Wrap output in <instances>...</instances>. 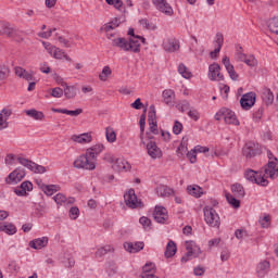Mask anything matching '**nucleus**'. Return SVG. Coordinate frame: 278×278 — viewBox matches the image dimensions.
<instances>
[{
  "mask_svg": "<svg viewBox=\"0 0 278 278\" xmlns=\"http://www.w3.org/2000/svg\"><path fill=\"white\" fill-rule=\"evenodd\" d=\"M108 5H114L115 10H123V0H105Z\"/></svg>",
  "mask_w": 278,
  "mask_h": 278,
  "instance_id": "nucleus-56",
  "label": "nucleus"
},
{
  "mask_svg": "<svg viewBox=\"0 0 278 278\" xmlns=\"http://www.w3.org/2000/svg\"><path fill=\"white\" fill-rule=\"evenodd\" d=\"M8 77H10V68L7 66H0V81L8 79Z\"/></svg>",
  "mask_w": 278,
  "mask_h": 278,
  "instance_id": "nucleus-55",
  "label": "nucleus"
},
{
  "mask_svg": "<svg viewBox=\"0 0 278 278\" xmlns=\"http://www.w3.org/2000/svg\"><path fill=\"white\" fill-rule=\"evenodd\" d=\"M219 90H220V94H222L223 99H228L229 91H230L229 86L222 85V86H219Z\"/></svg>",
  "mask_w": 278,
  "mask_h": 278,
  "instance_id": "nucleus-64",
  "label": "nucleus"
},
{
  "mask_svg": "<svg viewBox=\"0 0 278 278\" xmlns=\"http://www.w3.org/2000/svg\"><path fill=\"white\" fill-rule=\"evenodd\" d=\"M51 97H54V99H60L64 97V89L60 87L53 88L51 91Z\"/></svg>",
  "mask_w": 278,
  "mask_h": 278,
  "instance_id": "nucleus-57",
  "label": "nucleus"
},
{
  "mask_svg": "<svg viewBox=\"0 0 278 278\" xmlns=\"http://www.w3.org/2000/svg\"><path fill=\"white\" fill-rule=\"evenodd\" d=\"M226 200L231 205V207H235V210H238L240 207V200L236 199V197L231 194H226Z\"/></svg>",
  "mask_w": 278,
  "mask_h": 278,
  "instance_id": "nucleus-49",
  "label": "nucleus"
},
{
  "mask_svg": "<svg viewBox=\"0 0 278 278\" xmlns=\"http://www.w3.org/2000/svg\"><path fill=\"white\" fill-rule=\"evenodd\" d=\"M242 153L247 160L255 157V155H257V148L253 142H247L243 147Z\"/></svg>",
  "mask_w": 278,
  "mask_h": 278,
  "instance_id": "nucleus-24",
  "label": "nucleus"
},
{
  "mask_svg": "<svg viewBox=\"0 0 278 278\" xmlns=\"http://www.w3.org/2000/svg\"><path fill=\"white\" fill-rule=\"evenodd\" d=\"M124 249L128 253H140V251L144 249V242L142 241L124 242Z\"/></svg>",
  "mask_w": 278,
  "mask_h": 278,
  "instance_id": "nucleus-20",
  "label": "nucleus"
},
{
  "mask_svg": "<svg viewBox=\"0 0 278 278\" xmlns=\"http://www.w3.org/2000/svg\"><path fill=\"white\" fill-rule=\"evenodd\" d=\"M0 231H3L9 236H14V233H16V226L10 223H5L3 225H0Z\"/></svg>",
  "mask_w": 278,
  "mask_h": 278,
  "instance_id": "nucleus-35",
  "label": "nucleus"
},
{
  "mask_svg": "<svg viewBox=\"0 0 278 278\" xmlns=\"http://www.w3.org/2000/svg\"><path fill=\"white\" fill-rule=\"evenodd\" d=\"M27 116L34 118V121H42L45 118V113L42 111H37L35 109L26 111Z\"/></svg>",
  "mask_w": 278,
  "mask_h": 278,
  "instance_id": "nucleus-36",
  "label": "nucleus"
},
{
  "mask_svg": "<svg viewBox=\"0 0 278 278\" xmlns=\"http://www.w3.org/2000/svg\"><path fill=\"white\" fill-rule=\"evenodd\" d=\"M139 25H141V27H143L144 29H150L152 31H155V29H157V26L149 22L147 18L139 20Z\"/></svg>",
  "mask_w": 278,
  "mask_h": 278,
  "instance_id": "nucleus-47",
  "label": "nucleus"
},
{
  "mask_svg": "<svg viewBox=\"0 0 278 278\" xmlns=\"http://www.w3.org/2000/svg\"><path fill=\"white\" fill-rule=\"evenodd\" d=\"M270 269V263L268 261H263L258 263L256 270L258 274L264 275L265 273H268Z\"/></svg>",
  "mask_w": 278,
  "mask_h": 278,
  "instance_id": "nucleus-42",
  "label": "nucleus"
},
{
  "mask_svg": "<svg viewBox=\"0 0 278 278\" xmlns=\"http://www.w3.org/2000/svg\"><path fill=\"white\" fill-rule=\"evenodd\" d=\"M177 253V244L175 241L170 240L168 241L165 250V257H174V255Z\"/></svg>",
  "mask_w": 278,
  "mask_h": 278,
  "instance_id": "nucleus-33",
  "label": "nucleus"
},
{
  "mask_svg": "<svg viewBox=\"0 0 278 278\" xmlns=\"http://www.w3.org/2000/svg\"><path fill=\"white\" fill-rule=\"evenodd\" d=\"M178 73L185 79H190V77H192V73H190V71L188 70V67L184 63H180L178 65Z\"/></svg>",
  "mask_w": 278,
  "mask_h": 278,
  "instance_id": "nucleus-38",
  "label": "nucleus"
},
{
  "mask_svg": "<svg viewBox=\"0 0 278 278\" xmlns=\"http://www.w3.org/2000/svg\"><path fill=\"white\" fill-rule=\"evenodd\" d=\"M187 192L191 194V197H195L197 199H199V197L203 194V192H201V187L199 186H188Z\"/></svg>",
  "mask_w": 278,
  "mask_h": 278,
  "instance_id": "nucleus-43",
  "label": "nucleus"
},
{
  "mask_svg": "<svg viewBox=\"0 0 278 278\" xmlns=\"http://www.w3.org/2000/svg\"><path fill=\"white\" fill-rule=\"evenodd\" d=\"M152 4L154 5L155 10L165 14V16H173L174 11L170 3L167 0H151Z\"/></svg>",
  "mask_w": 278,
  "mask_h": 278,
  "instance_id": "nucleus-8",
  "label": "nucleus"
},
{
  "mask_svg": "<svg viewBox=\"0 0 278 278\" xmlns=\"http://www.w3.org/2000/svg\"><path fill=\"white\" fill-rule=\"evenodd\" d=\"M140 40L144 45L147 39L141 36H137L136 38L125 39L123 37H117L112 39V47H117L121 51H126L130 53H140Z\"/></svg>",
  "mask_w": 278,
  "mask_h": 278,
  "instance_id": "nucleus-1",
  "label": "nucleus"
},
{
  "mask_svg": "<svg viewBox=\"0 0 278 278\" xmlns=\"http://www.w3.org/2000/svg\"><path fill=\"white\" fill-rule=\"evenodd\" d=\"M144 125H147V115L146 114H142L140 116V119H139V127H140V140L142 142V144H144V139H143V136H144Z\"/></svg>",
  "mask_w": 278,
  "mask_h": 278,
  "instance_id": "nucleus-39",
  "label": "nucleus"
},
{
  "mask_svg": "<svg viewBox=\"0 0 278 278\" xmlns=\"http://www.w3.org/2000/svg\"><path fill=\"white\" fill-rule=\"evenodd\" d=\"M247 54L242 52V47H239V50H237L236 53V60L237 62H244L247 60Z\"/></svg>",
  "mask_w": 278,
  "mask_h": 278,
  "instance_id": "nucleus-59",
  "label": "nucleus"
},
{
  "mask_svg": "<svg viewBox=\"0 0 278 278\" xmlns=\"http://www.w3.org/2000/svg\"><path fill=\"white\" fill-rule=\"evenodd\" d=\"M72 140L80 144H87L88 142H92V135L88 132L83 135H74L72 136Z\"/></svg>",
  "mask_w": 278,
  "mask_h": 278,
  "instance_id": "nucleus-29",
  "label": "nucleus"
},
{
  "mask_svg": "<svg viewBox=\"0 0 278 278\" xmlns=\"http://www.w3.org/2000/svg\"><path fill=\"white\" fill-rule=\"evenodd\" d=\"M31 190H34V185L31 181L25 180L14 190V192L17 197H27V192H31Z\"/></svg>",
  "mask_w": 278,
  "mask_h": 278,
  "instance_id": "nucleus-19",
  "label": "nucleus"
},
{
  "mask_svg": "<svg viewBox=\"0 0 278 278\" xmlns=\"http://www.w3.org/2000/svg\"><path fill=\"white\" fill-rule=\"evenodd\" d=\"M147 151L148 155H150L152 160H160V157H162V149L157 147V143H155V141H149L147 143Z\"/></svg>",
  "mask_w": 278,
  "mask_h": 278,
  "instance_id": "nucleus-16",
  "label": "nucleus"
},
{
  "mask_svg": "<svg viewBox=\"0 0 278 278\" xmlns=\"http://www.w3.org/2000/svg\"><path fill=\"white\" fill-rule=\"evenodd\" d=\"M47 244H49V237L37 238L29 242L30 249H35V250L45 249Z\"/></svg>",
  "mask_w": 278,
  "mask_h": 278,
  "instance_id": "nucleus-25",
  "label": "nucleus"
},
{
  "mask_svg": "<svg viewBox=\"0 0 278 278\" xmlns=\"http://www.w3.org/2000/svg\"><path fill=\"white\" fill-rule=\"evenodd\" d=\"M60 190V186L58 185H47L43 189V192L47 194V197H53L55 192Z\"/></svg>",
  "mask_w": 278,
  "mask_h": 278,
  "instance_id": "nucleus-44",
  "label": "nucleus"
},
{
  "mask_svg": "<svg viewBox=\"0 0 278 278\" xmlns=\"http://www.w3.org/2000/svg\"><path fill=\"white\" fill-rule=\"evenodd\" d=\"M222 113L224 116V121L225 123H227V125H240V121H238V117L236 116V113L229 109H222Z\"/></svg>",
  "mask_w": 278,
  "mask_h": 278,
  "instance_id": "nucleus-17",
  "label": "nucleus"
},
{
  "mask_svg": "<svg viewBox=\"0 0 278 278\" xmlns=\"http://www.w3.org/2000/svg\"><path fill=\"white\" fill-rule=\"evenodd\" d=\"M231 192L233 193L235 197H237V199H244V187H242L241 184H233L231 186Z\"/></svg>",
  "mask_w": 278,
  "mask_h": 278,
  "instance_id": "nucleus-32",
  "label": "nucleus"
},
{
  "mask_svg": "<svg viewBox=\"0 0 278 278\" xmlns=\"http://www.w3.org/2000/svg\"><path fill=\"white\" fill-rule=\"evenodd\" d=\"M128 166L129 164L127 161L123 159H116L115 163L113 164L114 170H117L118 173H121V170H127Z\"/></svg>",
  "mask_w": 278,
  "mask_h": 278,
  "instance_id": "nucleus-34",
  "label": "nucleus"
},
{
  "mask_svg": "<svg viewBox=\"0 0 278 278\" xmlns=\"http://www.w3.org/2000/svg\"><path fill=\"white\" fill-rule=\"evenodd\" d=\"M163 49L168 53H175V51H179V41L176 39H168L163 43Z\"/></svg>",
  "mask_w": 278,
  "mask_h": 278,
  "instance_id": "nucleus-26",
  "label": "nucleus"
},
{
  "mask_svg": "<svg viewBox=\"0 0 278 278\" xmlns=\"http://www.w3.org/2000/svg\"><path fill=\"white\" fill-rule=\"evenodd\" d=\"M125 203L130 210H136V207H140L142 205L141 201H138V197L136 195V190L129 189L126 193H124Z\"/></svg>",
  "mask_w": 278,
  "mask_h": 278,
  "instance_id": "nucleus-9",
  "label": "nucleus"
},
{
  "mask_svg": "<svg viewBox=\"0 0 278 278\" xmlns=\"http://www.w3.org/2000/svg\"><path fill=\"white\" fill-rule=\"evenodd\" d=\"M187 157L191 164H197V149L189 151Z\"/></svg>",
  "mask_w": 278,
  "mask_h": 278,
  "instance_id": "nucleus-62",
  "label": "nucleus"
},
{
  "mask_svg": "<svg viewBox=\"0 0 278 278\" xmlns=\"http://www.w3.org/2000/svg\"><path fill=\"white\" fill-rule=\"evenodd\" d=\"M268 29L271 34L278 36V16L269 20Z\"/></svg>",
  "mask_w": 278,
  "mask_h": 278,
  "instance_id": "nucleus-40",
  "label": "nucleus"
},
{
  "mask_svg": "<svg viewBox=\"0 0 278 278\" xmlns=\"http://www.w3.org/2000/svg\"><path fill=\"white\" fill-rule=\"evenodd\" d=\"M61 86H62V88H64L63 94L67 99H75V97H77V87L68 86V84H66V81H64V78H61Z\"/></svg>",
  "mask_w": 278,
  "mask_h": 278,
  "instance_id": "nucleus-22",
  "label": "nucleus"
},
{
  "mask_svg": "<svg viewBox=\"0 0 278 278\" xmlns=\"http://www.w3.org/2000/svg\"><path fill=\"white\" fill-rule=\"evenodd\" d=\"M208 78L212 81H224L225 76L220 74V65L218 63H213L208 66Z\"/></svg>",
  "mask_w": 278,
  "mask_h": 278,
  "instance_id": "nucleus-12",
  "label": "nucleus"
},
{
  "mask_svg": "<svg viewBox=\"0 0 278 278\" xmlns=\"http://www.w3.org/2000/svg\"><path fill=\"white\" fill-rule=\"evenodd\" d=\"M53 199L58 205H64L66 203V195L62 193H58Z\"/></svg>",
  "mask_w": 278,
  "mask_h": 278,
  "instance_id": "nucleus-63",
  "label": "nucleus"
},
{
  "mask_svg": "<svg viewBox=\"0 0 278 278\" xmlns=\"http://www.w3.org/2000/svg\"><path fill=\"white\" fill-rule=\"evenodd\" d=\"M262 99L265 103V105H273L274 101H275V94H273V91L270 90V88H266L264 89L263 93H262Z\"/></svg>",
  "mask_w": 278,
  "mask_h": 278,
  "instance_id": "nucleus-31",
  "label": "nucleus"
},
{
  "mask_svg": "<svg viewBox=\"0 0 278 278\" xmlns=\"http://www.w3.org/2000/svg\"><path fill=\"white\" fill-rule=\"evenodd\" d=\"M187 152H188V139H186V137H184L179 147L176 150V153H177V155H179V157H182V155Z\"/></svg>",
  "mask_w": 278,
  "mask_h": 278,
  "instance_id": "nucleus-37",
  "label": "nucleus"
},
{
  "mask_svg": "<svg viewBox=\"0 0 278 278\" xmlns=\"http://www.w3.org/2000/svg\"><path fill=\"white\" fill-rule=\"evenodd\" d=\"M257 94L253 91L244 93L240 99V105L242 110H251L255 105Z\"/></svg>",
  "mask_w": 278,
  "mask_h": 278,
  "instance_id": "nucleus-11",
  "label": "nucleus"
},
{
  "mask_svg": "<svg viewBox=\"0 0 278 278\" xmlns=\"http://www.w3.org/2000/svg\"><path fill=\"white\" fill-rule=\"evenodd\" d=\"M244 177L251 184H256L257 186L266 187L268 186V180L262 176L261 172H255L253 169H248Z\"/></svg>",
  "mask_w": 278,
  "mask_h": 278,
  "instance_id": "nucleus-6",
  "label": "nucleus"
},
{
  "mask_svg": "<svg viewBox=\"0 0 278 278\" xmlns=\"http://www.w3.org/2000/svg\"><path fill=\"white\" fill-rule=\"evenodd\" d=\"M43 46L45 49L48 51L49 55H51V58H54V60H65L66 62H73V59L68 56L66 51L47 42H43Z\"/></svg>",
  "mask_w": 278,
  "mask_h": 278,
  "instance_id": "nucleus-4",
  "label": "nucleus"
},
{
  "mask_svg": "<svg viewBox=\"0 0 278 278\" xmlns=\"http://www.w3.org/2000/svg\"><path fill=\"white\" fill-rule=\"evenodd\" d=\"M139 223L142 225L143 229H151V219H149V217H140Z\"/></svg>",
  "mask_w": 278,
  "mask_h": 278,
  "instance_id": "nucleus-58",
  "label": "nucleus"
},
{
  "mask_svg": "<svg viewBox=\"0 0 278 278\" xmlns=\"http://www.w3.org/2000/svg\"><path fill=\"white\" fill-rule=\"evenodd\" d=\"M174 97H175V91H173L172 89H165L163 91V99L167 105L173 103Z\"/></svg>",
  "mask_w": 278,
  "mask_h": 278,
  "instance_id": "nucleus-45",
  "label": "nucleus"
},
{
  "mask_svg": "<svg viewBox=\"0 0 278 278\" xmlns=\"http://www.w3.org/2000/svg\"><path fill=\"white\" fill-rule=\"evenodd\" d=\"M186 255L181 257L182 263L189 262L192 257H199L201 253V248L194 241H186Z\"/></svg>",
  "mask_w": 278,
  "mask_h": 278,
  "instance_id": "nucleus-7",
  "label": "nucleus"
},
{
  "mask_svg": "<svg viewBox=\"0 0 278 278\" xmlns=\"http://www.w3.org/2000/svg\"><path fill=\"white\" fill-rule=\"evenodd\" d=\"M182 130H184V124L176 121L174 124V127H173V131H174L175 136H179V134H181Z\"/></svg>",
  "mask_w": 278,
  "mask_h": 278,
  "instance_id": "nucleus-60",
  "label": "nucleus"
},
{
  "mask_svg": "<svg viewBox=\"0 0 278 278\" xmlns=\"http://www.w3.org/2000/svg\"><path fill=\"white\" fill-rule=\"evenodd\" d=\"M157 122V115L155 113V105H150L149 113H148V123Z\"/></svg>",
  "mask_w": 278,
  "mask_h": 278,
  "instance_id": "nucleus-51",
  "label": "nucleus"
},
{
  "mask_svg": "<svg viewBox=\"0 0 278 278\" xmlns=\"http://www.w3.org/2000/svg\"><path fill=\"white\" fill-rule=\"evenodd\" d=\"M156 192L159 197H175V190L164 185L159 186Z\"/></svg>",
  "mask_w": 278,
  "mask_h": 278,
  "instance_id": "nucleus-30",
  "label": "nucleus"
},
{
  "mask_svg": "<svg viewBox=\"0 0 278 278\" xmlns=\"http://www.w3.org/2000/svg\"><path fill=\"white\" fill-rule=\"evenodd\" d=\"M15 75L20 77V79H25V81H36V77H34L33 72H27L25 68L21 66H16L14 68Z\"/></svg>",
  "mask_w": 278,
  "mask_h": 278,
  "instance_id": "nucleus-21",
  "label": "nucleus"
},
{
  "mask_svg": "<svg viewBox=\"0 0 278 278\" xmlns=\"http://www.w3.org/2000/svg\"><path fill=\"white\" fill-rule=\"evenodd\" d=\"M104 150H105V146L96 144V146L87 149L86 152L88 153V155L93 157V160L97 162V156L101 155V153H103Z\"/></svg>",
  "mask_w": 278,
  "mask_h": 278,
  "instance_id": "nucleus-27",
  "label": "nucleus"
},
{
  "mask_svg": "<svg viewBox=\"0 0 278 278\" xmlns=\"http://www.w3.org/2000/svg\"><path fill=\"white\" fill-rule=\"evenodd\" d=\"M222 62L227 71L230 79H232V81H238V78L240 76L236 72V68L233 67V64H231V61H229L228 56H224Z\"/></svg>",
  "mask_w": 278,
  "mask_h": 278,
  "instance_id": "nucleus-18",
  "label": "nucleus"
},
{
  "mask_svg": "<svg viewBox=\"0 0 278 278\" xmlns=\"http://www.w3.org/2000/svg\"><path fill=\"white\" fill-rule=\"evenodd\" d=\"M25 175H27L25 168L17 167L11 174H9L8 178H5V182L16 185L25 179Z\"/></svg>",
  "mask_w": 278,
  "mask_h": 278,
  "instance_id": "nucleus-10",
  "label": "nucleus"
},
{
  "mask_svg": "<svg viewBox=\"0 0 278 278\" xmlns=\"http://www.w3.org/2000/svg\"><path fill=\"white\" fill-rule=\"evenodd\" d=\"M154 220L164 225L168 220V211L164 206H155L153 212Z\"/></svg>",
  "mask_w": 278,
  "mask_h": 278,
  "instance_id": "nucleus-14",
  "label": "nucleus"
},
{
  "mask_svg": "<svg viewBox=\"0 0 278 278\" xmlns=\"http://www.w3.org/2000/svg\"><path fill=\"white\" fill-rule=\"evenodd\" d=\"M0 35L16 38L18 36V29L12 27L8 22H0Z\"/></svg>",
  "mask_w": 278,
  "mask_h": 278,
  "instance_id": "nucleus-13",
  "label": "nucleus"
},
{
  "mask_svg": "<svg viewBox=\"0 0 278 278\" xmlns=\"http://www.w3.org/2000/svg\"><path fill=\"white\" fill-rule=\"evenodd\" d=\"M10 116H12V110H10V109H3L0 112V130L7 129L8 118H10Z\"/></svg>",
  "mask_w": 278,
  "mask_h": 278,
  "instance_id": "nucleus-28",
  "label": "nucleus"
},
{
  "mask_svg": "<svg viewBox=\"0 0 278 278\" xmlns=\"http://www.w3.org/2000/svg\"><path fill=\"white\" fill-rule=\"evenodd\" d=\"M74 167L84 168L85 170H94V168H97V161L86 152L74 161Z\"/></svg>",
  "mask_w": 278,
  "mask_h": 278,
  "instance_id": "nucleus-2",
  "label": "nucleus"
},
{
  "mask_svg": "<svg viewBox=\"0 0 278 278\" xmlns=\"http://www.w3.org/2000/svg\"><path fill=\"white\" fill-rule=\"evenodd\" d=\"M117 270H118V267H116V264L114 262L108 263L106 273H108L109 277L116 275Z\"/></svg>",
  "mask_w": 278,
  "mask_h": 278,
  "instance_id": "nucleus-53",
  "label": "nucleus"
},
{
  "mask_svg": "<svg viewBox=\"0 0 278 278\" xmlns=\"http://www.w3.org/2000/svg\"><path fill=\"white\" fill-rule=\"evenodd\" d=\"M153 273H155V264L154 263H146L142 267L141 278H160L156 275H154Z\"/></svg>",
  "mask_w": 278,
  "mask_h": 278,
  "instance_id": "nucleus-23",
  "label": "nucleus"
},
{
  "mask_svg": "<svg viewBox=\"0 0 278 278\" xmlns=\"http://www.w3.org/2000/svg\"><path fill=\"white\" fill-rule=\"evenodd\" d=\"M17 162L25 168H28V170H31V173H35L38 175H43V173H47V167L42 165H38L36 162L29 161L28 159H25L23 156H18Z\"/></svg>",
  "mask_w": 278,
  "mask_h": 278,
  "instance_id": "nucleus-5",
  "label": "nucleus"
},
{
  "mask_svg": "<svg viewBox=\"0 0 278 278\" xmlns=\"http://www.w3.org/2000/svg\"><path fill=\"white\" fill-rule=\"evenodd\" d=\"M265 175L270 179H277L278 177V161L277 157H274L271 161L267 163V167L265 168Z\"/></svg>",
  "mask_w": 278,
  "mask_h": 278,
  "instance_id": "nucleus-15",
  "label": "nucleus"
},
{
  "mask_svg": "<svg viewBox=\"0 0 278 278\" xmlns=\"http://www.w3.org/2000/svg\"><path fill=\"white\" fill-rule=\"evenodd\" d=\"M247 66H250L251 68H255L257 66V59L253 54H250L245 56V61H243Z\"/></svg>",
  "mask_w": 278,
  "mask_h": 278,
  "instance_id": "nucleus-52",
  "label": "nucleus"
},
{
  "mask_svg": "<svg viewBox=\"0 0 278 278\" xmlns=\"http://www.w3.org/2000/svg\"><path fill=\"white\" fill-rule=\"evenodd\" d=\"M70 218H72V220L79 218V208L77 206L70 208Z\"/></svg>",
  "mask_w": 278,
  "mask_h": 278,
  "instance_id": "nucleus-61",
  "label": "nucleus"
},
{
  "mask_svg": "<svg viewBox=\"0 0 278 278\" xmlns=\"http://www.w3.org/2000/svg\"><path fill=\"white\" fill-rule=\"evenodd\" d=\"M110 75H112V68H110V66H104L102 73L99 75L100 81H108Z\"/></svg>",
  "mask_w": 278,
  "mask_h": 278,
  "instance_id": "nucleus-50",
  "label": "nucleus"
},
{
  "mask_svg": "<svg viewBox=\"0 0 278 278\" xmlns=\"http://www.w3.org/2000/svg\"><path fill=\"white\" fill-rule=\"evenodd\" d=\"M105 136L108 142H116V131H114V128L112 127H106L105 128Z\"/></svg>",
  "mask_w": 278,
  "mask_h": 278,
  "instance_id": "nucleus-46",
  "label": "nucleus"
},
{
  "mask_svg": "<svg viewBox=\"0 0 278 278\" xmlns=\"http://www.w3.org/2000/svg\"><path fill=\"white\" fill-rule=\"evenodd\" d=\"M203 214L204 220L206 225H208V227H214L216 229L220 227V216L218 215L216 210H214V207L208 205L204 206Z\"/></svg>",
  "mask_w": 278,
  "mask_h": 278,
  "instance_id": "nucleus-3",
  "label": "nucleus"
},
{
  "mask_svg": "<svg viewBox=\"0 0 278 278\" xmlns=\"http://www.w3.org/2000/svg\"><path fill=\"white\" fill-rule=\"evenodd\" d=\"M258 223L263 229H268L270 227V215L265 214L263 217H260Z\"/></svg>",
  "mask_w": 278,
  "mask_h": 278,
  "instance_id": "nucleus-48",
  "label": "nucleus"
},
{
  "mask_svg": "<svg viewBox=\"0 0 278 278\" xmlns=\"http://www.w3.org/2000/svg\"><path fill=\"white\" fill-rule=\"evenodd\" d=\"M114 251V248L111 245H105L97 250L96 257H103L108 255V253H112Z\"/></svg>",
  "mask_w": 278,
  "mask_h": 278,
  "instance_id": "nucleus-41",
  "label": "nucleus"
},
{
  "mask_svg": "<svg viewBox=\"0 0 278 278\" xmlns=\"http://www.w3.org/2000/svg\"><path fill=\"white\" fill-rule=\"evenodd\" d=\"M224 42H225V37L222 35V33H217L215 35V40H214L215 47H219V49H223Z\"/></svg>",
  "mask_w": 278,
  "mask_h": 278,
  "instance_id": "nucleus-54",
  "label": "nucleus"
}]
</instances>
